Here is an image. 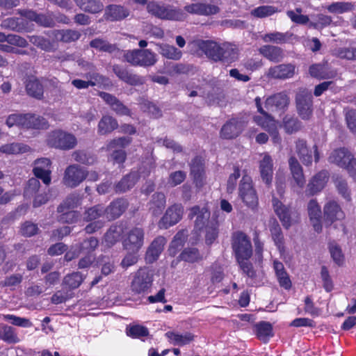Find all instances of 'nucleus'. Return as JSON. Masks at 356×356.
I'll return each mask as SVG.
<instances>
[{"mask_svg": "<svg viewBox=\"0 0 356 356\" xmlns=\"http://www.w3.org/2000/svg\"><path fill=\"white\" fill-rule=\"evenodd\" d=\"M193 43L213 62L220 61L229 65L238 59V50L231 43L225 42L220 44L213 40H194Z\"/></svg>", "mask_w": 356, "mask_h": 356, "instance_id": "nucleus-1", "label": "nucleus"}, {"mask_svg": "<svg viewBox=\"0 0 356 356\" xmlns=\"http://www.w3.org/2000/svg\"><path fill=\"white\" fill-rule=\"evenodd\" d=\"M328 161L346 170L350 177L356 181V158L348 148L334 149L328 156Z\"/></svg>", "mask_w": 356, "mask_h": 356, "instance_id": "nucleus-2", "label": "nucleus"}, {"mask_svg": "<svg viewBox=\"0 0 356 356\" xmlns=\"http://www.w3.org/2000/svg\"><path fill=\"white\" fill-rule=\"evenodd\" d=\"M147 10L152 15L165 20L184 21L188 16L179 8H175L170 5L165 6L154 1L148 2Z\"/></svg>", "mask_w": 356, "mask_h": 356, "instance_id": "nucleus-3", "label": "nucleus"}, {"mask_svg": "<svg viewBox=\"0 0 356 356\" xmlns=\"http://www.w3.org/2000/svg\"><path fill=\"white\" fill-rule=\"evenodd\" d=\"M238 197L243 203L252 211L257 209L259 206V197L254 186L252 177L245 170L238 184Z\"/></svg>", "mask_w": 356, "mask_h": 356, "instance_id": "nucleus-4", "label": "nucleus"}, {"mask_svg": "<svg viewBox=\"0 0 356 356\" xmlns=\"http://www.w3.org/2000/svg\"><path fill=\"white\" fill-rule=\"evenodd\" d=\"M47 144L51 148L67 151L77 145V139L73 134L58 129L48 134Z\"/></svg>", "mask_w": 356, "mask_h": 356, "instance_id": "nucleus-5", "label": "nucleus"}, {"mask_svg": "<svg viewBox=\"0 0 356 356\" xmlns=\"http://www.w3.org/2000/svg\"><path fill=\"white\" fill-rule=\"evenodd\" d=\"M154 273L147 267L140 268L133 275L130 284L131 292L135 295L148 293L152 286Z\"/></svg>", "mask_w": 356, "mask_h": 356, "instance_id": "nucleus-6", "label": "nucleus"}, {"mask_svg": "<svg viewBox=\"0 0 356 356\" xmlns=\"http://www.w3.org/2000/svg\"><path fill=\"white\" fill-rule=\"evenodd\" d=\"M231 245L236 260L250 259L253 254L250 237L242 231L234 232L231 236Z\"/></svg>", "mask_w": 356, "mask_h": 356, "instance_id": "nucleus-7", "label": "nucleus"}, {"mask_svg": "<svg viewBox=\"0 0 356 356\" xmlns=\"http://www.w3.org/2000/svg\"><path fill=\"white\" fill-rule=\"evenodd\" d=\"M123 57L131 65L143 67L152 66L157 61L156 54L148 49L127 50L124 51Z\"/></svg>", "mask_w": 356, "mask_h": 356, "instance_id": "nucleus-8", "label": "nucleus"}, {"mask_svg": "<svg viewBox=\"0 0 356 356\" xmlns=\"http://www.w3.org/2000/svg\"><path fill=\"white\" fill-rule=\"evenodd\" d=\"M295 102L297 113L301 119L309 120L314 111L313 95L307 88H301L296 92Z\"/></svg>", "mask_w": 356, "mask_h": 356, "instance_id": "nucleus-9", "label": "nucleus"}, {"mask_svg": "<svg viewBox=\"0 0 356 356\" xmlns=\"http://www.w3.org/2000/svg\"><path fill=\"white\" fill-rule=\"evenodd\" d=\"M248 123V120L244 116L233 117L222 126L220 137L225 140L235 139L242 134Z\"/></svg>", "mask_w": 356, "mask_h": 356, "instance_id": "nucleus-10", "label": "nucleus"}, {"mask_svg": "<svg viewBox=\"0 0 356 356\" xmlns=\"http://www.w3.org/2000/svg\"><path fill=\"white\" fill-rule=\"evenodd\" d=\"M184 211V209L181 204L175 203L168 207L158 222L159 228L167 229L175 225L182 219Z\"/></svg>", "mask_w": 356, "mask_h": 356, "instance_id": "nucleus-11", "label": "nucleus"}, {"mask_svg": "<svg viewBox=\"0 0 356 356\" xmlns=\"http://www.w3.org/2000/svg\"><path fill=\"white\" fill-rule=\"evenodd\" d=\"M88 176V172L77 164L67 166L65 170L63 182L70 188H75L83 182Z\"/></svg>", "mask_w": 356, "mask_h": 356, "instance_id": "nucleus-12", "label": "nucleus"}, {"mask_svg": "<svg viewBox=\"0 0 356 356\" xmlns=\"http://www.w3.org/2000/svg\"><path fill=\"white\" fill-rule=\"evenodd\" d=\"M18 13L26 19L35 22L38 25L45 28L54 27L56 21L53 12L47 11L45 13H38L30 9L19 10Z\"/></svg>", "mask_w": 356, "mask_h": 356, "instance_id": "nucleus-13", "label": "nucleus"}, {"mask_svg": "<svg viewBox=\"0 0 356 356\" xmlns=\"http://www.w3.org/2000/svg\"><path fill=\"white\" fill-rule=\"evenodd\" d=\"M128 229L127 223L124 221H118L111 225L104 234L102 243L107 248H112L119 242Z\"/></svg>", "mask_w": 356, "mask_h": 356, "instance_id": "nucleus-14", "label": "nucleus"}, {"mask_svg": "<svg viewBox=\"0 0 356 356\" xmlns=\"http://www.w3.org/2000/svg\"><path fill=\"white\" fill-rule=\"evenodd\" d=\"M145 233L141 227H133L127 232V237L122 241V246L128 252H138L143 245Z\"/></svg>", "mask_w": 356, "mask_h": 356, "instance_id": "nucleus-15", "label": "nucleus"}, {"mask_svg": "<svg viewBox=\"0 0 356 356\" xmlns=\"http://www.w3.org/2000/svg\"><path fill=\"white\" fill-rule=\"evenodd\" d=\"M323 222L326 227L345 218V213L337 201L329 200L323 207Z\"/></svg>", "mask_w": 356, "mask_h": 356, "instance_id": "nucleus-16", "label": "nucleus"}, {"mask_svg": "<svg viewBox=\"0 0 356 356\" xmlns=\"http://www.w3.org/2000/svg\"><path fill=\"white\" fill-rule=\"evenodd\" d=\"M112 70L119 80L129 86H141L145 83L143 76L132 73L127 67L122 65L114 64L112 66Z\"/></svg>", "mask_w": 356, "mask_h": 356, "instance_id": "nucleus-17", "label": "nucleus"}, {"mask_svg": "<svg viewBox=\"0 0 356 356\" xmlns=\"http://www.w3.org/2000/svg\"><path fill=\"white\" fill-rule=\"evenodd\" d=\"M272 204L275 213L278 216L283 227L288 229L292 225L295 213L289 206L284 205L277 197L273 195Z\"/></svg>", "mask_w": 356, "mask_h": 356, "instance_id": "nucleus-18", "label": "nucleus"}, {"mask_svg": "<svg viewBox=\"0 0 356 356\" xmlns=\"http://www.w3.org/2000/svg\"><path fill=\"white\" fill-rule=\"evenodd\" d=\"M254 102L259 115L253 116V122L266 131L277 125L275 118L263 108L261 98L257 97Z\"/></svg>", "mask_w": 356, "mask_h": 356, "instance_id": "nucleus-19", "label": "nucleus"}, {"mask_svg": "<svg viewBox=\"0 0 356 356\" xmlns=\"http://www.w3.org/2000/svg\"><path fill=\"white\" fill-rule=\"evenodd\" d=\"M99 96L110 106L111 109L117 115L129 117L131 115V109L125 106L115 95L106 92H99Z\"/></svg>", "mask_w": 356, "mask_h": 356, "instance_id": "nucleus-20", "label": "nucleus"}, {"mask_svg": "<svg viewBox=\"0 0 356 356\" xmlns=\"http://www.w3.org/2000/svg\"><path fill=\"white\" fill-rule=\"evenodd\" d=\"M186 14L209 16L218 14L220 9L218 5L195 3L186 5L182 10Z\"/></svg>", "mask_w": 356, "mask_h": 356, "instance_id": "nucleus-21", "label": "nucleus"}, {"mask_svg": "<svg viewBox=\"0 0 356 356\" xmlns=\"http://www.w3.org/2000/svg\"><path fill=\"white\" fill-rule=\"evenodd\" d=\"M289 102V97L285 92H277L266 98L265 107L271 111H286Z\"/></svg>", "mask_w": 356, "mask_h": 356, "instance_id": "nucleus-22", "label": "nucleus"}, {"mask_svg": "<svg viewBox=\"0 0 356 356\" xmlns=\"http://www.w3.org/2000/svg\"><path fill=\"white\" fill-rule=\"evenodd\" d=\"M129 202L127 199L120 197L113 200L105 209V213L108 220H114L120 217L128 209Z\"/></svg>", "mask_w": 356, "mask_h": 356, "instance_id": "nucleus-23", "label": "nucleus"}, {"mask_svg": "<svg viewBox=\"0 0 356 356\" xmlns=\"http://www.w3.org/2000/svg\"><path fill=\"white\" fill-rule=\"evenodd\" d=\"M329 179L328 172L322 170L316 173L309 181L307 189L306 195L313 196L321 191L325 186Z\"/></svg>", "mask_w": 356, "mask_h": 356, "instance_id": "nucleus-24", "label": "nucleus"}, {"mask_svg": "<svg viewBox=\"0 0 356 356\" xmlns=\"http://www.w3.org/2000/svg\"><path fill=\"white\" fill-rule=\"evenodd\" d=\"M296 73V65L291 63L280 64L268 69V76L275 79H288Z\"/></svg>", "mask_w": 356, "mask_h": 356, "instance_id": "nucleus-25", "label": "nucleus"}, {"mask_svg": "<svg viewBox=\"0 0 356 356\" xmlns=\"http://www.w3.org/2000/svg\"><path fill=\"white\" fill-rule=\"evenodd\" d=\"M307 212L314 229L318 233L321 232L323 229L321 223L322 211L316 199H312L308 202Z\"/></svg>", "mask_w": 356, "mask_h": 356, "instance_id": "nucleus-26", "label": "nucleus"}, {"mask_svg": "<svg viewBox=\"0 0 356 356\" xmlns=\"http://www.w3.org/2000/svg\"><path fill=\"white\" fill-rule=\"evenodd\" d=\"M24 83L28 95L38 99H42L44 95V87L35 76H26Z\"/></svg>", "mask_w": 356, "mask_h": 356, "instance_id": "nucleus-27", "label": "nucleus"}, {"mask_svg": "<svg viewBox=\"0 0 356 356\" xmlns=\"http://www.w3.org/2000/svg\"><path fill=\"white\" fill-rule=\"evenodd\" d=\"M129 15V10L120 5H108L106 7L104 18L106 21H122Z\"/></svg>", "mask_w": 356, "mask_h": 356, "instance_id": "nucleus-28", "label": "nucleus"}, {"mask_svg": "<svg viewBox=\"0 0 356 356\" xmlns=\"http://www.w3.org/2000/svg\"><path fill=\"white\" fill-rule=\"evenodd\" d=\"M47 35L53 37L57 41L64 43L75 42L81 35L79 31L73 29H56L49 31Z\"/></svg>", "mask_w": 356, "mask_h": 356, "instance_id": "nucleus-29", "label": "nucleus"}, {"mask_svg": "<svg viewBox=\"0 0 356 356\" xmlns=\"http://www.w3.org/2000/svg\"><path fill=\"white\" fill-rule=\"evenodd\" d=\"M259 172L263 181L268 187L270 186L273 175V162L272 157L268 154H264L259 162Z\"/></svg>", "mask_w": 356, "mask_h": 356, "instance_id": "nucleus-30", "label": "nucleus"}, {"mask_svg": "<svg viewBox=\"0 0 356 356\" xmlns=\"http://www.w3.org/2000/svg\"><path fill=\"white\" fill-rule=\"evenodd\" d=\"M309 73L312 77L318 80L333 79L337 74L336 70H331L327 65L321 63H315L310 65Z\"/></svg>", "mask_w": 356, "mask_h": 356, "instance_id": "nucleus-31", "label": "nucleus"}, {"mask_svg": "<svg viewBox=\"0 0 356 356\" xmlns=\"http://www.w3.org/2000/svg\"><path fill=\"white\" fill-rule=\"evenodd\" d=\"M268 227L275 246L280 252L284 251L285 243L284 234L278 221L275 218L270 219Z\"/></svg>", "mask_w": 356, "mask_h": 356, "instance_id": "nucleus-32", "label": "nucleus"}, {"mask_svg": "<svg viewBox=\"0 0 356 356\" xmlns=\"http://www.w3.org/2000/svg\"><path fill=\"white\" fill-rule=\"evenodd\" d=\"M166 238L163 236L156 237L151 243L146 252V259L149 262H154L158 259L164 249Z\"/></svg>", "mask_w": 356, "mask_h": 356, "instance_id": "nucleus-33", "label": "nucleus"}, {"mask_svg": "<svg viewBox=\"0 0 356 356\" xmlns=\"http://www.w3.org/2000/svg\"><path fill=\"white\" fill-rule=\"evenodd\" d=\"M139 178L138 171H131L115 185V191L117 193H123L129 191L135 186Z\"/></svg>", "mask_w": 356, "mask_h": 356, "instance_id": "nucleus-34", "label": "nucleus"}, {"mask_svg": "<svg viewBox=\"0 0 356 356\" xmlns=\"http://www.w3.org/2000/svg\"><path fill=\"white\" fill-rule=\"evenodd\" d=\"M253 330L257 337L264 343H268L274 336L273 325L268 321H262L254 324Z\"/></svg>", "mask_w": 356, "mask_h": 356, "instance_id": "nucleus-35", "label": "nucleus"}, {"mask_svg": "<svg viewBox=\"0 0 356 356\" xmlns=\"http://www.w3.org/2000/svg\"><path fill=\"white\" fill-rule=\"evenodd\" d=\"M118 126V122L114 117L109 115H104L99 121L97 133L101 136L108 135L117 129Z\"/></svg>", "mask_w": 356, "mask_h": 356, "instance_id": "nucleus-36", "label": "nucleus"}, {"mask_svg": "<svg viewBox=\"0 0 356 356\" xmlns=\"http://www.w3.org/2000/svg\"><path fill=\"white\" fill-rule=\"evenodd\" d=\"M296 152L302 161L306 165L309 166L312 163V152L309 149L307 140L303 138H298L295 143Z\"/></svg>", "mask_w": 356, "mask_h": 356, "instance_id": "nucleus-37", "label": "nucleus"}, {"mask_svg": "<svg viewBox=\"0 0 356 356\" xmlns=\"http://www.w3.org/2000/svg\"><path fill=\"white\" fill-rule=\"evenodd\" d=\"M166 197L163 193L157 192L152 195L149 202V210L154 216L161 215L165 207Z\"/></svg>", "mask_w": 356, "mask_h": 356, "instance_id": "nucleus-38", "label": "nucleus"}, {"mask_svg": "<svg viewBox=\"0 0 356 356\" xmlns=\"http://www.w3.org/2000/svg\"><path fill=\"white\" fill-rule=\"evenodd\" d=\"M289 165L296 184L298 186L302 188L305 184L303 169L298 159L294 156L289 158Z\"/></svg>", "mask_w": 356, "mask_h": 356, "instance_id": "nucleus-39", "label": "nucleus"}, {"mask_svg": "<svg viewBox=\"0 0 356 356\" xmlns=\"http://www.w3.org/2000/svg\"><path fill=\"white\" fill-rule=\"evenodd\" d=\"M259 53L271 62L279 63L284 58L283 49L277 46L266 44L259 48Z\"/></svg>", "mask_w": 356, "mask_h": 356, "instance_id": "nucleus-40", "label": "nucleus"}, {"mask_svg": "<svg viewBox=\"0 0 356 356\" xmlns=\"http://www.w3.org/2000/svg\"><path fill=\"white\" fill-rule=\"evenodd\" d=\"M85 277L83 276L81 273L73 272L72 273L67 274L63 280L62 286L63 289H67L70 293L72 291L78 289L83 283Z\"/></svg>", "mask_w": 356, "mask_h": 356, "instance_id": "nucleus-41", "label": "nucleus"}, {"mask_svg": "<svg viewBox=\"0 0 356 356\" xmlns=\"http://www.w3.org/2000/svg\"><path fill=\"white\" fill-rule=\"evenodd\" d=\"M76 6L85 13L97 14L104 10V4L100 0H74Z\"/></svg>", "mask_w": 356, "mask_h": 356, "instance_id": "nucleus-42", "label": "nucleus"}, {"mask_svg": "<svg viewBox=\"0 0 356 356\" xmlns=\"http://www.w3.org/2000/svg\"><path fill=\"white\" fill-rule=\"evenodd\" d=\"M27 22L22 17H11L3 19L1 26L4 29L22 33L26 29Z\"/></svg>", "mask_w": 356, "mask_h": 356, "instance_id": "nucleus-43", "label": "nucleus"}, {"mask_svg": "<svg viewBox=\"0 0 356 356\" xmlns=\"http://www.w3.org/2000/svg\"><path fill=\"white\" fill-rule=\"evenodd\" d=\"M187 238L188 234L186 230L181 229L177 232L170 244L169 254L171 257H175L184 247Z\"/></svg>", "mask_w": 356, "mask_h": 356, "instance_id": "nucleus-44", "label": "nucleus"}, {"mask_svg": "<svg viewBox=\"0 0 356 356\" xmlns=\"http://www.w3.org/2000/svg\"><path fill=\"white\" fill-rule=\"evenodd\" d=\"M29 40L33 45L47 52L54 51L58 47L55 41H51L41 35H32Z\"/></svg>", "mask_w": 356, "mask_h": 356, "instance_id": "nucleus-45", "label": "nucleus"}, {"mask_svg": "<svg viewBox=\"0 0 356 356\" xmlns=\"http://www.w3.org/2000/svg\"><path fill=\"white\" fill-rule=\"evenodd\" d=\"M178 259L181 261L194 264L202 261L203 257L197 248L188 247L181 251Z\"/></svg>", "mask_w": 356, "mask_h": 356, "instance_id": "nucleus-46", "label": "nucleus"}, {"mask_svg": "<svg viewBox=\"0 0 356 356\" xmlns=\"http://www.w3.org/2000/svg\"><path fill=\"white\" fill-rule=\"evenodd\" d=\"M72 157L74 161L86 165H93L97 161V156L85 149H78L73 152Z\"/></svg>", "mask_w": 356, "mask_h": 356, "instance_id": "nucleus-47", "label": "nucleus"}, {"mask_svg": "<svg viewBox=\"0 0 356 356\" xmlns=\"http://www.w3.org/2000/svg\"><path fill=\"white\" fill-rule=\"evenodd\" d=\"M282 126L286 134H292L301 129L302 124L294 115H286L282 119Z\"/></svg>", "mask_w": 356, "mask_h": 356, "instance_id": "nucleus-48", "label": "nucleus"}, {"mask_svg": "<svg viewBox=\"0 0 356 356\" xmlns=\"http://www.w3.org/2000/svg\"><path fill=\"white\" fill-rule=\"evenodd\" d=\"M30 147L20 143L5 144L0 147V152L6 154H18L29 152Z\"/></svg>", "mask_w": 356, "mask_h": 356, "instance_id": "nucleus-49", "label": "nucleus"}, {"mask_svg": "<svg viewBox=\"0 0 356 356\" xmlns=\"http://www.w3.org/2000/svg\"><path fill=\"white\" fill-rule=\"evenodd\" d=\"M26 122L27 124L26 129H47L49 126L48 122L44 118L32 113H27Z\"/></svg>", "mask_w": 356, "mask_h": 356, "instance_id": "nucleus-50", "label": "nucleus"}, {"mask_svg": "<svg viewBox=\"0 0 356 356\" xmlns=\"http://www.w3.org/2000/svg\"><path fill=\"white\" fill-rule=\"evenodd\" d=\"M106 215L104 207L102 204H96L86 209L83 213L84 222L100 220L99 218Z\"/></svg>", "mask_w": 356, "mask_h": 356, "instance_id": "nucleus-51", "label": "nucleus"}, {"mask_svg": "<svg viewBox=\"0 0 356 356\" xmlns=\"http://www.w3.org/2000/svg\"><path fill=\"white\" fill-rule=\"evenodd\" d=\"M97 264L101 268V273L104 276H108L115 272L114 261L108 256L100 255L97 260Z\"/></svg>", "mask_w": 356, "mask_h": 356, "instance_id": "nucleus-52", "label": "nucleus"}, {"mask_svg": "<svg viewBox=\"0 0 356 356\" xmlns=\"http://www.w3.org/2000/svg\"><path fill=\"white\" fill-rule=\"evenodd\" d=\"M168 337L172 340L175 345L184 346L190 343L194 340V334L191 332H186L185 334H179L173 332H168L166 333Z\"/></svg>", "mask_w": 356, "mask_h": 356, "instance_id": "nucleus-53", "label": "nucleus"}, {"mask_svg": "<svg viewBox=\"0 0 356 356\" xmlns=\"http://www.w3.org/2000/svg\"><path fill=\"white\" fill-rule=\"evenodd\" d=\"M159 53L162 56L175 60H179L182 56V52L181 50L178 49L175 46L168 44H162L160 45Z\"/></svg>", "mask_w": 356, "mask_h": 356, "instance_id": "nucleus-54", "label": "nucleus"}, {"mask_svg": "<svg viewBox=\"0 0 356 356\" xmlns=\"http://www.w3.org/2000/svg\"><path fill=\"white\" fill-rule=\"evenodd\" d=\"M355 9V4L352 2H334L327 7L328 12L334 14H342L353 11Z\"/></svg>", "mask_w": 356, "mask_h": 356, "instance_id": "nucleus-55", "label": "nucleus"}, {"mask_svg": "<svg viewBox=\"0 0 356 356\" xmlns=\"http://www.w3.org/2000/svg\"><path fill=\"white\" fill-rule=\"evenodd\" d=\"M0 339L8 343H16L19 341L13 327L8 325H3L0 327Z\"/></svg>", "mask_w": 356, "mask_h": 356, "instance_id": "nucleus-56", "label": "nucleus"}, {"mask_svg": "<svg viewBox=\"0 0 356 356\" xmlns=\"http://www.w3.org/2000/svg\"><path fill=\"white\" fill-rule=\"evenodd\" d=\"M27 118V113H13L8 116L6 124L8 127H12L13 126H17L21 128L26 129L27 125L26 120Z\"/></svg>", "mask_w": 356, "mask_h": 356, "instance_id": "nucleus-57", "label": "nucleus"}, {"mask_svg": "<svg viewBox=\"0 0 356 356\" xmlns=\"http://www.w3.org/2000/svg\"><path fill=\"white\" fill-rule=\"evenodd\" d=\"M328 248L331 257L334 263L339 266H342L344 263L345 257L341 247L335 241H332L329 243Z\"/></svg>", "mask_w": 356, "mask_h": 356, "instance_id": "nucleus-58", "label": "nucleus"}, {"mask_svg": "<svg viewBox=\"0 0 356 356\" xmlns=\"http://www.w3.org/2000/svg\"><path fill=\"white\" fill-rule=\"evenodd\" d=\"M219 229L217 222H210L205 227V243L212 245L218 237Z\"/></svg>", "mask_w": 356, "mask_h": 356, "instance_id": "nucleus-59", "label": "nucleus"}, {"mask_svg": "<svg viewBox=\"0 0 356 356\" xmlns=\"http://www.w3.org/2000/svg\"><path fill=\"white\" fill-rule=\"evenodd\" d=\"M280 11V10L273 6H260L253 9L251 14L258 18H264L271 16Z\"/></svg>", "mask_w": 356, "mask_h": 356, "instance_id": "nucleus-60", "label": "nucleus"}, {"mask_svg": "<svg viewBox=\"0 0 356 356\" xmlns=\"http://www.w3.org/2000/svg\"><path fill=\"white\" fill-rule=\"evenodd\" d=\"M249 260L250 259H241L236 260V261L240 269L243 271V273L251 280H253L257 277V272L252 264Z\"/></svg>", "mask_w": 356, "mask_h": 356, "instance_id": "nucleus-61", "label": "nucleus"}, {"mask_svg": "<svg viewBox=\"0 0 356 356\" xmlns=\"http://www.w3.org/2000/svg\"><path fill=\"white\" fill-rule=\"evenodd\" d=\"M132 142V138L129 136H122L115 138L108 142L106 144V149L111 150L116 147L125 148Z\"/></svg>", "mask_w": 356, "mask_h": 356, "instance_id": "nucleus-62", "label": "nucleus"}, {"mask_svg": "<svg viewBox=\"0 0 356 356\" xmlns=\"http://www.w3.org/2000/svg\"><path fill=\"white\" fill-rule=\"evenodd\" d=\"M73 297V293L65 289L55 292L51 297V302L54 305L64 303Z\"/></svg>", "mask_w": 356, "mask_h": 356, "instance_id": "nucleus-63", "label": "nucleus"}, {"mask_svg": "<svg viewBox=\"0 0 356 356\" xmlns=\"http://www.w3.org/2000/svg\"><path fill=\"white\" fill-rule=\"evenodd\" d=\"M345 120L348 128L353 134H356V110L353 108L345 109Z\"/></svg>", "mask_w": 356, "mask_h": 356, "instance_id": "nucleus-64", "label": "nucleus"}]
</instances>
